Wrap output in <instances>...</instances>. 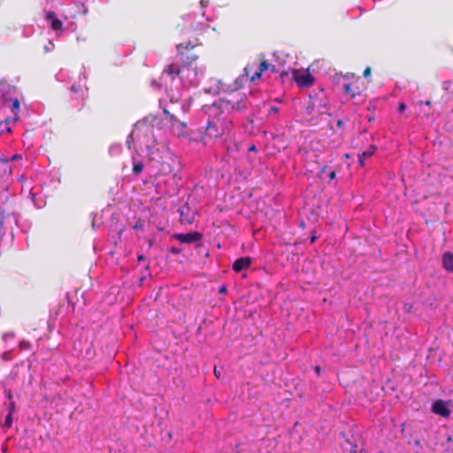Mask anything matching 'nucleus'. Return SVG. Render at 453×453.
Returning a JSON list of instances; mask_svg holds the SVG:
<instances>
[{"instance_id":"nucleus-21","label":"nucleus","mask_w":453,"mask_h":453,"mask_svg":"<svg viewBox=\"0 0 453 453\" xmlns=\"http://www.w3.org/2000/svg\"><path fill=\"white\" fill-rule=\"evenodd\" d=\"M371 75V68L370 67H366L364 72H363V76L367 78Z\"/></svg>"},{"instance_id":"nucleus-38","label":"nucleus","mask_w":453,"mask_h":453,"mask_svg":"<svg viewBox=\"0 0 453 453\" xmlns=\"http://www.w3.org/2000/svg\"><path fill=\"white\" fill-rule=\"evenodd\" d=\"M72 90H73V91H77V88H76V86H75V85H73V86L72 87Z\"/></svg>"},{"instance_id":"nucleus-37","label":"nucleus","mask_w":453,"mask_h":453,"mask_svg":"<svg viewBox=\"0 0 453 453\" xmlns=\"http://www.w3.org/2000/svg\"><path fill=\"white\" fill-rule=\"evenodd\" d=\"M315 240H316V236H312V237L311 238V242H315Z\"/></svg>"},{"instance_id":"nucleus-35","label":"nucleus","mask_w":453,"mask_h":453,"mask_svg":"<svg viewBox=\"0 0 453 453\" xmlns=\"http://www.w3.org/2000/svg\"><path fill=\"white\" fill-rule=\"evenodd\" d=\"M314 369L318 374L320 372V368L319 366H316Z\"/></svg>"},{"instance_id":"nucleus-16","label":"nucleus","mask_w":453,"mask_h":453,"mask_svg":"<svg viewBox=\"0 0 453 453\" xmlns=\"http://www.w3.org/2000/svg\"><path fill=\"white\" fill-rule=\"evenodd\" d=\"M143 170V164L141 161H135L133 164V172L134 174H140Z\"/></svg>"},{"instance_id":"nucleus-39","label":"nucleus","mask_w":453,"mask_h":453,"mask_svg":"<svg viewBox=\"0 0 453 453\" xmlns=\"http://www.w3.org/2000/svg\"><path fill=\"white\" fill-rule=\"evenodd\" d=\"M356 448H357V446H355L354 448H352V452H356Z\"/></svg>"},{"instance_id":"nucleus-13","label":"nucleus","mask_w":453,"mask_h":453,"mask_svg":"<svg viewBox=\"0 0 453 453\" xmlns=\"http://www.w3.org/2000/svg\"><path fill=\"white\" fill-rule=\"evenodd\" d=\"M443 267L453 273V254L450 252H445L442 256Z\"/></svg>"},{"instance_id":"nucleus-25","label":"nucleus","mask_w":453,"mask_h":453,"mask_svg":"<svg viewBox=\"0 0 453 453\" xmlns=\"http://www.w3.org/2000/svg\"><path fill=\"white\" fill-rule=\"evenodd\" d=\"M365 158L361 157V156H358V163L361 166L365 165Z\"/></svg>"},{"instance_id":"nucleus-3","label":"nucleus","mask_w":453,"mask_h":453,"mask_svg":"<svg viewBox=\"0 0 453 453\" xmlns=\"http://www.w3.org/2000/svg\"><path fill=\"white\" fill-rule=\"evenodd\" d=\"M212 104L219 106V110L229 116V113L233 111H241L246 109L248 101L244 93L234 90Z\"/></svg>"},{"instance_id":"nucleus-33","label":"nucleus","mask_w":453,"mask_h":453,"mask_svg":"<svg viewBox=\"0 0 453 453\" xmlns=\"http://www.w3.org/2000/svg\"><path fill=\"white\" fill-rule=\"evenodd\" d=\"M342 125H343L342 120H338V121H337V126H338V127H342Z\"/></svg>"},{"instance_id":"nucleus-19","label":"nucleus","mask_w":453,"mask_h":453,"mask_svg":"<svg viewBox=\"0 0 453 453\" xmlns=\"http://www.w3.org/2000/svg\"><path fill=\"white\" fill-rule=\"evenodd\" d=\"M16 409V404L14 401H11L8 406V414H13Z\"/></svg>"},{"instance_id":"nucleus-24","label":"nucleus","mask_w":453,"mask_h":453,"mask_svg":"<svg viewBox=\"0 0 453 453\" xmlns=\"http://www.w3.org/2000/svg\"><path fill=\"white\" fill-rule=\"evenodd\" d=\"M219 294H225L226 293V286H221L219 289Z\"/></svg>"},{"instance_id":"nucleus-30","label":"nucleus","mask_w":453,"mask_h":453,"mask_svg":"<svg viewBox=\"0 0 453 453\" xmlns=\"http://www.w3.org/2000/svg\"><path fill=\"white\" fill-rule=\"evenodd\" d=\"M414 445L418 446L420 449H422L421 444H420V441H419L418 440H416V441H414Z\"/></svg>"},{"instance_id":"nucleus-26","label":"nucleus","mask_w":453,"mask_h":453,"mask_svg":"<svg viewBox=\"0 0 453 453\" xmlns=\"http://www.w3.org/2000/svg\"><path fill=\"white\" fill-rule=\"evenodd\" d=\"M335 175H336L335 171H332L329 173L328 177L330 180H334L335 178Z\"/></svg>"},{"instance_id":"nucleus-23","label":"nucleus","mask_w":453,"mask_h":453,"mask_svg":"<svg viewBox=\"0 0 453 453\" xmlns=\"http://www.w3.org/2000/svg\"><path fill=\"white\" fill-rule=\"evenodd\" d=\"M278 112V108L274 105L271 106L269 109V114H276Z\"/></svg>"},{"instance_id":"nucleus-29","label":"nucleus","mask_w":453,"mask_h":453,"mask_svg":"<svg viewBox=\"0 0 453 453\" xmlns=\"http://www.w3.org/2000/svg\"><path fill=\"white\" fill-rule=\"evenodd\" d=\"M137 259H138L139 262H142V261L145 260V257L143 255H139Z\"/></svg>"},{"instance_id":"nucleus-17","label":"nucleus","mask_w":453,"mask_h":453,"mask_svg":"<svg viewBox=\"0 0 453 453\" xmlns=\"http://www.w3.org/2000/svg\"><path fill=\"white\" fill-rule=\"evenodd\" d=\"M343 88H344V92L346 94H350L351 95V97H355L357 95H359V92L354 91L352 89V84H350V83L344 84L343 85Z\"/></svg>"},{"instance_id":"nucleus-15","label":"nucleus","mask_w":453,"mask_h":453,"mask_svg":"<svg viewBox=\"0 0 453 453\" xmlns=\"http://www.w3.org/2000/svg\"><path fill=\"white\" fill-rule=\"evenodd\" d=\"M12 102V111L14 112V119H18V111L19 110V101L18 98L11 99Z\"/></svg>"},{"instance_id":"nucleus-32","label":"nucleus","mask_w":453,"mask_h":453,"mask_svg":"<svg viewBox=\"0 0 453 453\" xmlns=\"http://www.w3.org/2000/svg\"><path fill=\"white\" fill-rule=\"evenodd\" d=\"M200 3H201V4H202V6H206V5H207L208 1L201 0V2H200Z\"/></svg>"},{"instance_id":"nucleus-27","label":"nucleus","mask_w":453,"mask_h":453,"mask_svg":"<svg viewBox=\"0 0 453 453\" xmlns=\"http://www.w3.org/2000/svg\"><path fill=\"white\" fill-rule=\"evenodd\" d=\"M214 374L217 378L220 377V371L217 367H214Z\"/></svg>"},{"instance_id":"nucleus-6","label":"nucleus","mask_w":453,"mask_h":453,"mask_svg":"<svg viewBox=\"0 0 453 453\" xmlns=\"http://www.w3.org/2000/svg\"><path fill=\"white\" fill-rule=\"evenodd\" d=\"M180 219L182 224L190 225L195 220L196 210L188 203H186L178 209Z\"/></svg>"},{"instance_id":"nucleus-5","label":"nucleus","mask_w":453,"mask_h":453,"mask_svg":"<svg viewBox=\"0 0 453 453\" xmlns=\"http://www.w3.org/2000/svg\"><path fill=\"white\" fill-rule=\"evenodd\" d=\"M163 112L169 118V120L172 123L173 132L179 137L184 136L186 134V124L183 121H180L177 115L174 112H171L169 109L165 108Z\"/></svg>"},{"instance_id":"nucleus-11","label":"nucleus","mask_w":453,"mask_h":453,"mask_svg":"<svg viewBox=\"0 0 453 453\" xmlns=\"http://www.w3.org/2000/svg\"><path fill=\"white\" fill-rule=\"evenodd\" d=\"M432 411L434 413L441 415L442 417H448L450 414V411L449 410L446 403L441 400H438L434 403L432 406Z\"/></svg>"},{"instance_id":"nucleus-1","label":"nucleus","mask_w":453,"mask_h":453,"mask_svg":"<svg viewBox=\"0 0 453 453\" xmlns=\"http://www.w3.org/2000/svg\"><path fill=\"white\" fill-rule=\"evenodd\" d=\"M201 45L198 39L195 42H185L177 44V55L180 63H172L166 65L163 73L167 74L173 81L179 79L183 86L191 85L196 78V70L193 65L198 60L199 55L196 49Z\"/></svg>"},{"instance_id":"nucleus-2","label":"nucleus","mask_w":453,"mask_h":453,"mask_svg":"<svg viewBox=\"0 0 453 453\" xmlns=\"http://www.w3.org/2000/svg\"><path fill=\"white\" fill-rule=\"evenodd\" d=\"M203 110L208 115L206 128L201 137L203 143L206 142V139L216 140L228 137L234 128L232 119L219 110V106L215 104H206L203 106Z\"/></svg>"},{"instance_id":"nucleus-36","label":"nucleus","mask_w":453,"mask_h":453,"mask_svg":"<svg viewBox=\"0 0 453 453\" xmlns=\"http://www.w3.org/2000/svg\"><path fill=\"white\" fill-rule=\"evenodd\" d=\"M141 226H142V225H141V224H136L135 226H134V228L137 229V228H139V227H141Z\"/></svg>"},{"instance_id":"nucleus-7","label":"nucleus","mask_w":453,"mask_h":453,"mask_svg":"<svg viewBox=\"0 0 453 453\" xmlns=\"http://www.w3.org/2000/svg\"><path fill=\"white\" fill-rule=\"evenodd\" d=\"M202 234L198 232H190L187 234H175L173 238L181 243H194L202 239Z\"/></svg>"},{"instance_id":"nucleus-10","label":"nucleus","mask_w":453,"mask_h":453,"mask_svg":"<svg viewBox=\"0 0 453 453\" xmlns=\"http://www.w3.org/2000/svg\"><path fill=\"white\" fill-rule=\"evenodd\" d=\"M46 20L50 23V27L54 31H61L63 28V22L57 17L54 12H48L45 15Z\"/></svg>"},{"instance_id":"nucleus-34","label":"nucleus","mask_w":453,"mask_h":453,"mask_svg":"<svg viewBox=\"0 0 453 453\" xmlns=\"http://www.w3.org/2000/svg\"><path fill=\"white\" fill-rule=\"evenodd\" d=\"M249 150L255 151L256 150V146L252 145L251 147H250Z\"/></svg>"},{"instance_id":"nucleus-20","label":"nucleus","mask_w":453,"mask_h":453,"mask_svg":"<svg viewBox=\"0 0 453 453\" xmlns=\"http://www.w3.org/2000/svg\"><path fill=\"white\" fill-rule=\"evenodd\" d=\"M4 394H5V396L10 400V402L13 401L12 400V393L11 389H5Z\"/></svg>"},{"instance_id":"nucleus-12","label":"nucleus","mask_w":453,"mask_h":453,"mask_svg":"<svg viewBox=\"0 0 453 453\" xmlns=\"http://www.w3.org/2000/svg\"><path fill=\"white\" fill-rule=\"evenodd\" d=\"M251 265V258L249 257H242L236 259L233 264L234 271L239 273L244 269H248Z\"/></svg>"},{"instance_id":"nucleus-8","label":"nucleus","mask_w":453,"mask_h":453,"mask_svg":"<svg viewBox=\"0 0 453 453\" xmlns=\"http://www.w3.org/2000/svg\"><path fill=\"white\" fill-rule=\"evenodd\" d=\"M293 75L296 82L300 88L310 87L314 82V78L310 73H299L295 70Z\"/></svg>"},{"instance_id":"nucleus-18","label":"nucleus","mask_w":453,"mask_h":453,"mask_svg":"<svg viewBox=\"0 0 453 453\" xmlns=\"http://www.w3.org/2000/svg\"><path fill=\"white\" fill-rule=\"evenodd\" d=\"M12 425V414H7L4 420V426L10 428Z\"/></svg>"},{"instance_id":"nucleus-22","label":"nucleus","mask_w":453,"mask_h":453,"mask_svg":"<svg viewBox=\"0 0 453 453\" xmlns=\"http://www.w3.org/2000/svg\"><path fill=\"white\" fill-rule=\"evenodd\" d=\"M406 109V104L404 103H400L398 105V111L403 112Z\"/></svg>"},{"instance_id":"nucleus-14","label":"nucleus","mask_w":453,"mask_h":453,"mask_svg":"<svg viewBox=\"0 0 453 453\" xmlns=\"http://www.w3.org/2000/svg\"><path fill=\"white\" fill-rule=\"evenodd\" d=\"M377 150V147L373 144L370 145L369 148L363 151L359 156L363 158H368L372 157Z\"/></svg>"},{"instance_id":"nucleus-40","label":"nucleus","mask_w":453,"mask_h":453,"mask_svg":"<svg viewBox=\"0 0 453 453\" xmlns=\"http://www.w3.org/2000/svg\"><path fill=\"white\" fill-rule=\"evenodd\" d=\"M2 224H3L2 221H0V226H2Z\"/></svg>"},{"instance_id":"nucleus-28","label":"nucleus","mask_w":453,"mask_h":453,"mask_svg":"<svg viewBox=\"0 0 453 453\" xmlns=\"http://www.w3.org/2000/svg\"><path fill=\"white\" fill-rule=\"evenodd\" d=\"M180 251V249H177L175 247L172 248V252L174 253V254H178Z\"/></svg>"},{"instance_id":"nucleus-31","label":"nucleus","mask_w":453,"mask_h":453,"mask_svg":"<svg viewBox=\"0 0 453 453\" xmlns=\"http://www.w3.org/2000/svg\"><path fill=\"white\" fill-rule=\"evenodd\" d=\"M419 104H426V105H427V106H430V105H431V102H430L429 100H427V101H426V102L420 101V102H419Z\"/></svg>"},{"instance_id":"nucleus-4","label":"nucleus","mask_w":453,"mask_h":453,"mask_svg":"<svg viewBox=\"0 0 453 453\" xmlns=\"http://www.w3.org/2000/svg\"><path fill=\"white\" fill-rule=\"evenodd\" d=\"M269 69L272 72H274L275 66L267 63L266 60H262L260 62L253 61L246 65L244 72L245 75L249 77L250 81L254 82L259 80L262 76V73Z\"/></svg>"},{"instance_id":"nucleus-9","label":"nucleus","mask_w":453,"mask_h":453,"mask_svg":"<svg viewBox=\"0 0 453 453\" xmlns=\"http://www.w3.org/2000/svg\"><path fill=\"white\" fill-rule=\"evenodd\" d=\"M175 164L176 160L174 158H170L169 160H162L158 169L159 173L165 176L174 174L173 173Z\"/></svg>"}]
</instances>
